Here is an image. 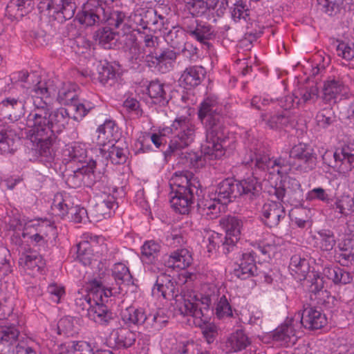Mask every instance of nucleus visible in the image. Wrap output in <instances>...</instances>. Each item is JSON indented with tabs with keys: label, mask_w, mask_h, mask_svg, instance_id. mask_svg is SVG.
Listing matches in <instances>:
<instances>
[{
	"label": "nucleus",
	"mask_w": 354,
	"mask_h": 354,
	"mask_svg": "<svg viewBox=\"0 0 354 354\" xmlns=\"http://www.w3.org/2000/svg\"><path fill=\"white\" fill-rule=\"evenodd\" d=\"M129 23V17L125 12H115L109 19V26L119 29L118 35L122 34L119 41L127 57L132 63L138 64L145 59V57L134 30Z\"/></svg>",
	"instance_id": "nucleus-7"
},
{
	"label": "nucleus",
	"mask_w": 354,
	"mask_h": 354,
	"mask_svg": "<svg viewBox=\"0 0 354 354\" xmlns=\"http://www.w3.org/2000/svg\"><path fill=\"white\" fill-rule=\"evenodd\" d=\"M289 270L296 280H305L310 271L309 261L300 254H295L290 258Z\"/></svg>",
	"instance_id": "nucleus-32"
},
{
	"label": "nucleus",
	"mask_w": 354,
	"mask_h": 354,
	"mask_svg": "<svg viewBox=\"0 0 354 354\" xmlns=\"http://www.w3.org/2000/svg\"><path fill=\"white\" fill-rule=\"evenodd\" d=\"M248 254L252 258V262H249L247 264L245 263V275H248L247 277H245V285L253 288L257 284V280L252 279V277H257L259 275V273L257 272V267L255 263H254L257 252L252 250L248 252Z\"/></svg>",
	"instance_id": "nucleus-56"
},
{
	"label": "nucleus",
	"mask_w": 354,
	"mask_h": 354,
	"mask_svg": "<svg viewBox=\"0 0 354 354\" xmlns=\"http://www.w3.org/2000/svg\"><path fill=\"white\" fill-rule=\"evenodd\" d=\"M68 201V199L64 198L62 195H55L52 209L62 218L70 214L72 221L75 223L86 222L88 218L86 209L78 205L70 206Z\"/></svg>",
	"instance_id": "nucleus-13"
},
{
	"label": "nucleus",
	"mask_w": 354,
	"mask_h": 354,
	"mask_svg": "<svg viewBox=\"0 0 354 354\" xmlns=\"http://www.w3.org/2000/svg\"><path fill=\"white\" fill-rule=\"evenodd\" d=\"M293 322L290 319L281 324L269 334V338L281 346L289 347L294 345L297 341V335Z\"/></svg>",
	"instance_id": "nucleus-18"
},
{
	"label": "nucleus",
	"mask_w": 354,
	"mask_h": 354,
	"mask_svg": "<svg viewBox=\"0 0 354 354\" xmlns=\"http://www.w3.org/2000/svg\"><path fill=\"white\" fill-rule=\"evenodd\" d=\"M165 85L159 80L151 81L148 87V95L152 99L153 103L160 106H165L168 104L170 96L166 91Z\"/></svg>",
	"instance_id": "nucleus-38"
},
{
	"label": "nucleus",
	"mask_w": 354,
	"mask_h": 354,
	"mask_svg": "<svg viewBox=\"0 0 354 354\" xmlns=\"http://www.w3.org/2000/svg\"><path fill=\"white\" fill-rule=\"evenodd\" d=\"M314 246L322 252H330L336 245L334 232L329 229H322L313 236Z\"/></svg>",
	"instance_id": "nucleus-33"
},
{
	"label": "nucleus",
	"mask_w": 354,
	"mask_h": 354,
	"mask_svg": "<svg viewBox=\"0 0 354 354\" xmlns=\"http://www.w3.org/2000/svg\"><path fill=\"white\" fill-rule=\"evenodd\" d=\"M215 196L223 204H228L243 194V185L241 181L227 178L219 183L215 190Z\"/></svg>",
	"instance_id": "nucleus-16"
},
{
	"label": "nucleus",
	"mask_w": 354,
	"mask_h": 354,
	"mask_svg": "<svg viewBox=\"0 0 354 354\" xmlns=\"http://www.w3.org/2000/svg\"><path fill=\"white\" fill-rule=\"evenodd\" d=\"M75 319L71 317H64L58 322V334L66 336H73L77 333L76 326L74 324Z\"/></svg>",
	"instance_id": "nucleus-61"
},
{
	"label": "nucleus",
	"mask_w": 354,
	"mask_h": 354,
	"mask_svg": "<svg viewBox=\"0 0 354 354\" xmlns=\"http://www.w3.org/2000/svg\"><path fill=\"white\" fill-rule=\"evenodd\" d=\"M55 86H57L55 85ZM57 88V87H56ZM57 90V88H56ZM79 86L77 84L75 83L68 82L64 83L61 88H59L58 91H57L56 94L57 95V102L61 104L66 106H70L73 104L75 101L78 99L79 96ZM56 96V95H55ZM55 97H54L53 99H55ZM53 102L51 104H53ZM50 112H53L52 111V105H50ZM56 109H55V111ZM54 111V110H53Z\"/></svg>",
	"instance_id": "nucleus-31"
},
{
	"label": "nucleus",
	"mask_w": 354,
	"mask_h": 354,
	"mask_svg": "<svg viewBox=\"0 0 354 354\" xmlns=\"http://www.w3.org/2000/svg\"><path fill=\"white\" fill-rule=\"evenodd\" d=\"M180 277L185 279V283L181 285L171 275L161 272L156 277L152 295L168 301L174 300L181 314L207 321L209 315L208 307L216 300V295L211 293L199 297L188 287V279H192V274L186 272Z\"/></svg>",
	"instance_id": "nucleus-2"
},
{
	"label": "nucleus",
	"mask_w": 354,
	"mask_h": 354,
	"mask_svg": "<svg viewBox=\"0 0 354 354\" xmlns=\"http://www.w3.org/2000/svg\"><path fill=\"white\" fill-rule=\"evenodd\" d=\"M336 55L349 64L354 60V43L342 39H336L333 42Z\"/></svg>",
	"instance_id": "nucleus-45"
},
{
	"label": "nucleus",
	"mask_w": 354,
	"mask_h": 354,
	"mask_svg": "<svg viewBox=\"0 0 354 354\" xmlns=\"http://www.w3.org/2000/svg\"><path fill=\"white\" fill-rule=\"evenodd\" d=\"M250 161L245 162V167L248 165L252 167L254 163L257 168L261 170H268L270 171L272 158H270L268 154L262 152L260 149H255L254 156L250 155Z\"/></svg>",
	"instance_id": "nucleus-46"
},
{
	"label": "nucleus",
	"mask_w": 354,
	"mask_h": 354,
	"mask_svg": "<svg viewBox=\"0 0 354 354\" xmlns=\"http://www.w3.org/2000/svg\"><path fill=\"white\" fill-rule=\"evenodd\" d=\"M122 34H116L111 28H103L96 32V41L106 49L113 48L116 46L117 41L119 40Z\"/></svg>",
	"instance_id": "nucleus-42"
},
{
	"label": "nucleus",
	"mask_w": 354,
	"mask_h": 354,
	"mask_svg": "<svg viewBox=\"0 0 354 354\" xmlns=\"http://www.w3.org/2000/svg\"><path fill=\"white\" fill-rule=\"evenodd\" d=\"M178 54L170 48L149 51L145 56V62L149 68L167 73L174 68Z\"/></svg>",
	"instance_id": "nucleus-11"
},
{
	"label": "nucleus",
	"mask_w": 354,
	"mask_h": 354,
	"mask_svg": "<svg viewBox=\"0 0 354 354\" xmlns=\"http://www.w3.org/2000/svg\"><path fill=\"white\" fill-rule=\"evenodd\" d=\"M167 323V317L163 313L158 311L150 312L147 310L146 318L142 326L149 332H155L161 330Z\"/></svg>",
	"instance_id": "nucleus-39"
},
{
	"label": "nucleus",
	"mask_w": 354,
	"mask_h": 354,
	"mask_svg": "<svg viewBox=\"0 0 354 354\" xmlns=\"http://www.w3.org/2000/svg\"><path fill=\"white\" fill-rule=\"evenodd\" d=\"M196 127L190 118L186 116L176 118L165 131L171 134L168 148L165 151V156L180 158V162L187 167H197L200 157L194 152H182L194 141Z\"/></svg>",
	"instance_id": "nucleus-4"
},
{
	"label": "nucleus",
	"mask_w": 354,
	"mask_h": 354,
	"mask_svg": "<svg viewBox=\"0 0 354 354\" xmlns=\"http://www.w3.org/2000/svg\"><path fill=\"white\" fill-rule=\"evenodd\" d=\"M96 167V162L91 160L86 165H82L73 171L72 174L68 175L66 178L67 185L72 188H77L84 184H93L95 183L94 179V170Z\"/></svg>",
	"instance_id": "nucleus-17"
},
{
	"label": "nucleus",
	"mask_w": 354,
	"mask_h": 354,
	"mask_svg": "<svg viewBox=\"0 0 354 354\" xmlns=\"http://www.w3.org/2000/svg\"><path fill=\"white\" fill-rule=\"evenodd\" d=\"M261 185L255 177L245 179V203L250 212L258 209L263 201L261 197Z\"/></svg>",
	"instance_id": "nucleus-23"
},
{
	"label": "nucleus",
	"mask_w": 354,
	"mask_h": 354,
	"mask_svg": "<svg viewBox=\"0 0 354 354\" xmlns=\"http://www.w3.org/2000/svg\"><path fill=\"white\" fill-rule=\"evenodd\" d=\"M171 207L176 212L187 214L193 207L196 196L202 192L199 180L188 170L175 171L170 180Z\"/></svg>",
	"instance_id": "nucleus-5"
},
{
	"label": "nucleus",
	"mask_w": 354,
	"mask_h": 354,
	"mask_svg": "<svg viewBox=\"0 0 354 354\" xmlns=\"http://www.w3.org/2000/svg\"><path fill=\"white\" fill-rule=\"evenodd\" d=\"M192 261L191 252L185 248H181L170 254L167 264L170 268L184 270L192 263Z\"/></svg>",
	"instance_id": "nucleus-37"
},
{
	"label": "nucleus",
	"mask_w": 354,
	"mask_h": 354,
	"mask_svg": "<svg viewBox=\"0 0 354 354\" xmlns=\"http://www.w3.org/2000/svg\"><path fill=\"white\" fill-rule=\"evenodd\" d=\"M160 245L153 241H146L141 248V259L145 263H153L158 260Z\"/></svg>",
	"instance_id": "nucleus-43"
},
{
	"label": "nucleus",
	"mask_w": 354,
	"mask_h": 354,
	"mask_svg": "<svg viewBox=\"0 0 354 354\" xmlns=\"http://www.w3.org/2000/svg\"><path fill=\"white\" fill-rule=\"evenodd\" d=\"M28 99V95L26 91H16L13 88L10 96L6 97L0 102V110L6 108L10 111L22 113Z\"/></svg>",
	"instance_id": "nucleus-30"
},
{
	"label": "nucleus",
	"mask_w": 354,
	"mask_h": 354,
	"mask_svg": "<svg viewBox=\"0 0 354 354\" xmlns=\"http://www.w3.org/2000/svg\"><path fill=\"white\" fill-rule=\"evenodd\" d=\"M146 310L147 309L142 307L130 306L122 311V320L128 326H142L146 318Z\"/></svg>",
	"instance_id": "nucleus-36"
},
{
	"label": "nucleus",
	"mask_w": 354,
	"mask_h": 354,
	"mask_svg": "<svg viewBox=\"0 0 354 354\" xmlns=\"http://www.w3.org/2000/svg\"><path fill=\"white\" fill-rule=\"evenodd\" d=\"M261 117L262 120L272 129L281 130L290 125V117L285 113L274 114L268 119H266V115H262Z\"/></svg>",
	"instance_id": "nucleus-51"
},
{
	"label": "nucleus",
	"mask_w": 354,
	"mask_h": 354,
	"mask_svg": "<svg viewBox=\"0 0 354 354\" xmlns=\"http://www.w3.org/2000/svg\"><path fill=\"white\" fill-rule=\"evenodd\" d=\"M65 152H68L69 156V162H77L86 165V162L87 158V151L82 146L79 144H75L73 147L68 148Z\"/></svg>",
	"instance_id": "nucleus-60"
},
{
	"label": "nucleus",
	"mask_w": 354,
	"mask_h": 354,
	"mask_svg": "<svg viewBox=\"0 0 354 354\" xmlns=\"http://www.w3.org/2000/svg\"><path fill=\"white\" fill-rule=\"evenodd\" d=\"M19 267L30 275L41 274L46 265L42 256L35 251H27L19 255L18 260Z\"/></svg>",
	"instance_id": "nucleus-22"
},
{
	"label": "nucleus",
	"mask_w": 354,
	"mask_h": 354,
	"mask_svg": "<svg viewBox=\"0 0 354 354\" xmlns=\"http://www.w3.org/2000/svg\"><path fill=\"white\" fill-rule=\"evenodd\" d=\"M198 118L205 131L206 143L202 151L209 159H219L229 146V131L225 124L223 108L217 96L209 95L201 102Z\"/></svg>",
	"instance_id": "nucleus-3"
},
{
	"label": "nucleus",
	"mask_w": 354,
	"mask_h": 354,
	"mask_svg": "<svg viewBox=\"0 0 354 354\" xmlns=\"http://www.w3.org/2000/svg\"><path fill=\"white\" fill-rule=\"evenodd\" d=\"M310 284L308 286L309 298L315 305L330 308L333 306L335 297L330 292L324 289V279L318 274H313V277L309 276Z\"/></svg>",
	"instance_id": "nucleus-14"
},
{
	"label": "nucleus",
	"mask_w": 354,
	"mask_h": 354,
	"mask_svg": "<svg viewBox=\"0 0 354 354\" xmlns=\"http://www.w3.org/2000/svg\"><path fill=\"white\" fill-rule=\"evenodd\" d=\"M118 207V203L116 198L113 195H108L101 202L97 203L95 211L99 219L108 218L114 214Z\"/></svg>",
	"instance_id": "nucleus-41"
},
{
	"label": "nucleus",
	"mask_w": 354,
	"mask_h": 354,
	"mask_svg": "<svg viewBox=\"0 0 354 354\" xmlns=\"http://www.w3.org/2000/svg\"><path fill=\"white\" fill-rule=\"evenodd\" d=\"M127 149L113 146L109 151L108 158L111 163L114 165H120L126 162L127 159Z\"/></svg>",
	"instance_id": "nucleus-64"
},
{
	"label": "nucleus",
	"mask_w": 354,
	"mask_h": 354,
	"mask_svg": "<svg viewBox=\"0 0 354 354\" xmlns=\"http://www.w3.org/2000/svg\"><path fill=\"white\" fill-rule=\"evenodd\" d=\"M16 134L10 129L0 131V151L1 153H12L16 149Z\"/></svg>",
	"instance_id": "nucleus-48"
},
{
	"label": "nucleus",
	"mask_w": 354,
	"mask_h": 354,
	"mask_svg": "<svg viewBox=\"0 0 354 354\" xmlns=\"http://www.w3.org/2000/svg\"><path fill=\"white\" fill-rule=\"evenodd\" d=\"M10 77L15 90L27 91L30 89L34 106L27 117L30 140L36 144L41 160L50 163L55 157L59 142L57 135L68 124V111L60 107L50 111L57 92L53 80L42 79L35 73L25 71L12 73Z\"/></svg>",
	"instance_id": "nucleus-1"
},
{
	"label": "nucleus",
	"mask_w": 354,
	"mask_h": 354,
	"mask_svg": "<svg viewBox=\"0 0 354 354\" xmlns=\"http://www.w3.org/2000/svg\"><path fill=\"white\" fill-rule=\"evenodd\" d=\"M88 291V297L92 298L93 300L104 303V299L110 297H115L120 294V287L116 288H104L102 281L99 279H94L87 284Z\"/></svg>",
	"instance_id": "nucleus-26"
},
{
	"label": "nucleus",
	"mask_w": 354,
	"mask_h": 354,
	"mask_svg": "<svg viewBox=\"0 0 354 354\" xmlns=\"http://www.w3.org/2000/svg\"><path fill=\"white\" fill-rule=\"evenodd\" d=\"M218 197L215 196L214 193L209 194L207 197L198 201V210L203 216H206L209 219H214L218 216L223 205L221 201L218 200Z\"/></svg>",
	"instance_id": "nucleus-27"
},
{
	"label": "nucleus",
	"mask_w": 354,
	"mask_h": 354,
	"mask_svg": "<svg viewBox=\"0 0 354 354\" xmlns=\"http://www.w3.org/2000/svg\"><path fill=\"white\" fill-rule=\"evenodd\" d=\"M260 227H257L255 229L248 230V239L245 240L246 243H248L252 245L256 250L259 251L261 254H266V250L264 247L261 245V234Z\"/></svg>",
	"instance_id": "nucleus-62"
},
{
	"label": "nucleus",
	"mask_w": 354,
	"mask_h": 354,
	"mask_svg": "<svg viewBox=\"0 0 354 354\" xmlns=\"http://www.w3.org/2000/svg\"><path fill=\"white\" fill-rule=\"evenodd\" d=\"M76 254L75 257L83 265L87 266L91 263L94 257L95 249L89 248L88 243L86 242H80L74 248L72 249Z\"/></svg>",
	"instance_id": "nucleus-50"
},
{
	"label": "nucleus",
	"mask_w": 354,
	"mask_h": 354,
	"mask_svg": "<svg viewBox=\"0 0 354 354\" xmlns=\"http://www.w3.org/2000/svg\"><path fill=\"white\" fill-rule=\"evenodd\" d=\"M188 13L194 17H203L210 19L214 17V11L219 6L216 12L218 16L224 13L227 6V0H183Z\"/></svg>",
	"instance_id": "nucleus-10"
},
{
	"label": "nucleus",
	"mask_w": 354,
	"mask_h": 354,
	"mask_svg": "<svg viewBox=\"0 0 354 354\" xmlns=\"http://www.w3.org/2000/svg\"><path fill=\"white\" fill-rule=\"evenodd\" d=\"M47 293L49 295V299L55 304L61 302L62 297L65 296V288L63 286L53 283L48 285Z\"/></svg>",
	"instance_id": "nucleus-63"
},
{
	"label": "nucleus",
	"mask_w": 354,
	"mask_h": 354,
	"mask_svg": "<svg viewBox=\"0 0 354 354\" xmlns=\"http://www.w3.org/2000/svg\"><path fill=\"white\" fill-rule=\"evenodd\" d=\"M197 18L191 16L183 19L185 32L194 40L209 47V41L216 39L218 32L214 26Z\"/></svg>",
	"instance_id": "nucleus-9"
},
{
	"label": "nucleus",
	"mask_w": 354,
	"mask_h": 354,
	"mask_svg": "<svg viewBox=\"0 0 354 354\" xmlns=\"http://www.w3.org/2000/svg\"><path fill=\"white\" fill-rule=\"evenodd\" d=\"M243 348V330L237 329L232 333L225 343L226 353L237 352Z\"/></svg>",
	"instance_id": "nucleus-52"
},
{
	"label": "nucleus",
	"mask_w": 354,
	"mask_h": 354,
	"mask_svg": "<svg viewBox=\"0 0 354 354\" xmlns=\"http://www.w3.org/2000/svg\"><path fill=\"white\" fill-rule=\"evenodd\" d=\"M271 170L270 173L277 172L279 175L283 176L287 174L289 171H293V169L290 165V157L288 159L279 157L273 159L271 162Z\"/></svg>",
	"instance_id": "nucleus-59"
},
{
	"label": "nucleus",
	"mask_w": 354,
	"mask_h": 354,
	"mask_svg": "<svg viewBox=\"0 0 354 354\" xmlns=\"http://www.w3.org/2000/svg\"><path fill=\"white\" fill-rule=\"evenodd\" d=\"M220 225L225 230V234L212 230L205 231L203 236V243L209 253H213L220 247H223V252L229 253L241 239L242 221L235 216H228L221 218Z\"/></svg>",
	"instance_id": "nucleus-6"
},
{
	"label": "nucleus",
	"mask_w": 354,
	"mask_h": 354,
	"mask_svg": "<svg viewBox=\"0 0 354 354\" xmlns=\"http://www.w3.org/2000/svg\"><path fill=\"white\" fill-rule=\"evenodd\" d=\"M33 0H10L6 8V15L11 20H19L34 8Z\"/></svg>",
	"instance_id": "nucleus-28"
},
{
	"label": "nucleus",
	"mask_w": 354,
	"mask_h": 354,
	"mask_svg": "<svg viewBox=\"0 0 354 354\" xmlns=\"http://www.w3.org/2000/svg\"><path fill=\"white\" fill-rule=\"evenodd\" d=\"M71 107L74 111L73 120L80 121L95 108V105L88 100H80L78 98L75 102L71 105Z\"/></svg>",
	"instance_id": "nucleus-53"
},
{
	"label": "nucleus",
	"mask_w": 354,
	"mask_h": 354,
	"mask_svg": "<svg viewBox=\"0 0 354 354\" xmlns=\"http://www.w3.org/2000/svg\"><path fill=\"white\" fill-rule=\"evenodd\" d=\"M211 293H214L216 295V300L212 302L208 307L209 315L207 321H203L200 317H194L195 319V324L199 326H201L202 324L207 323L214 312L216 317L220 319L234 317L232 307L225 295L221 296L218 299V295L217 292H215L214 289L212 290L211 288H209L208 291L204 294L200 293L197 295L200 297L201 295L205 296Z\"/></svg>",
	"instance_id": "nucleus-15"
},
{
	"label": "nucleus",
	"mask_w": 354,
	"mask_h": 354,
	"mask_svg": "<svg viewBox=\"0 0 354 354\" xmlns=\"http://www.w3.org/2000/svg\"><path fill=\"white\" fill-rule=\"evenodd\" d=\"M205 74V68L202 66H189L182 72L178 79V84L187 90L194 88L201 84Z\"/></svg>",
	"instance_id": "nucleus-21"
},
{
	"label": "nucleus",
	"mask_w": 354,
	"mask_h": 354,
	"mask_svg": "<svg viewBox=\"0 0 354 354\" xmlns=\"http://www.w3.org/2000/svg\"><path fill=\"white\" fill-rule=\"evenodd\" d=\"M118 129L114 120H106L97 129L98 144L104 145L106 142L116 140L119 135Z\"/></svg>",
	"instance_id": "nucleus-34"
},
{
	"label": "nucleus",
	"mask_w": 354,
	"mask_h": 354,
	"mask_svg": "<svg viewBox=\"0 0 354 354\" xmlns=\"http://www.w3.org/2000/svg\"><path fill=\"white\" fill-rule=\"evenodd\" d=\"M349 97L348 88L338 80H328L323 88V99L326 103L337 102Z\"/></svg>",
	"instance_id": "nucleus-20"
},
{
	"label": "nucleus",
	"mask_w": 354,
	"mask_h": 354,
	"mask_svg": "<svg viewBox=\"0 0 354 354\" xmlns=\"http://www.w3.org/2000/svg\"><path fill=\"white\" fill-rule=\"evenodd\" d=\"M112 276L119 287L122 284L129 285L132 283V276L129 268L122 263H117L113 265Z\"/></svg>",
	"instance_id": "nucleus-49"
},
{
	"label": "nucleus",
	"mask_w": 354,
	"mask_h": 354,
	"mask_svg": "<svg viewBox=\"0 0 354 354\" xmlns=\"http://www.w3.org/2000/svg\"><path fill=\"white\" fill-rule=\"evenodd\" d=\"M328 323L324 313L315 308H306L301 314V324L306 329L310 330L324 328Z\"/></svg>",
	"instance_id": "nucleus-25"
},
{
	"label": "nucleus",
	"mask_w": 354,
	"mask_h": 354,
	"mask_svg": "<svg viewBox=\"0 0 354 354\" xmlns=\"http://www.w3.org/2000/svg\"><path fill=\"white\" fill-rule=\"evenodd\" d=\"M69 46L75 54L82 55L86 53L91 47V43L84 37L79 35L75 37L68 38L64 41Z\"/></svg>",
	"instance_id": "nucleus-54"
},
{
	"label": "nucleus",
	"mask_w": 354,
	"mask_h": 354,
	"mask_svg": "<svg viewBox=\"0 0 354 354\" xmlns=\"http://www.w3.org/2000/svg\"><path fill=\"white\" fill-rule=\"evenodd\" d=\"M84 239L82 242L88 243L89 248H94L95 253L103 254L107 251V245L103 236L88 233L84 234Z\"/></svg>",
	"instance_id": "nucleus-57"
},
{
	"label": "nucleus",
	"mask_w": 354,
	"mask_h": 354,
	"mask_svg": "<svg viewBox=\"0 0 354 354\" xmlns=\"http://www.w3.org/2000/svg\"><path fill=\"white\" fill-rule=\"evenodd\" d=\"M118 73L115 68L106 62L98 66L97 80L104 86H111L117 81Z\"/></svg>",
	"instance_id": "nucleus-44"
},
{
	"label": "nucleus",
	"mask_w": 354,
	"mask_h": 354,
	"mask_svg": "<svg viewBox=\"0 0 354 354\" xmlns=\"http://www.w3.org/2000/svg\"><path fill=\"white\" fill-rule=\"evenodd\" d=\"M294 95H297L301 107L305 104L315 102L319 96V90L317 86L301 87L294 91Z\"/></svg>",
	"instance_id": "nucleus-47"
},
{
	"label": "nucleus",
	"mask_w": 354,
	"mask_h": 354,
	"mask_svg": "<svg viewBox=\"0 0 354 354\" xmlns=\"http://www.w3.org/2000/svg\"><path fill=\"white\" fill-rule=\"evenodd\" d=\"M290 165L293 171L307 173L313 170L317 162L315 150L308 145L299 142L290 150Z\"/></svg>",
	"instance_id": "nucleus-8"
},
{
	"label": "nucleus",
	"mask_w": 354,
	"mask_h": 354,
	"mask_svg": "<svg viewBox=\"0 0 354 354\" xmlns=\"http://www.w3.org/2000/svg\"><path fill=\"white\" fill-rule=\"evenodd\" d=\"M183 21L181 26H173L167 32H165L166 41L172 47L179 45L184 37Z\"/></svg>",
	"instance_id": "nucleus-58"
},
{
	"label": "nucleus",
	"mask_w": 354,
	"mask_h": 354,
	"mask_svg": "<svg viewBox=\"0 0 354 354\" xmlns=\"http://www.w3.org/2000/svg\"><path fill=\"white\" fill-rule=\"evenodd\" d=\"M334 165L341 174H347L354 168V141L344 145L333 153Z\"/></svg>",
	"instance_id": "nucleus-19"
},
{
	"label": "nucleus",
	"mask_w": 354,
	"mask_h": 354,
	"mask_svg": "<svg viewBox=\"0 0 354 354\" xmlns=\"http://www.w3.org/2000/svg\"><path fill=\"white\" fill-rule=\"evenodd\" d=\"M323 274L337 286L348 284L353 279V276L350 272L339 266L325 267Z\"/></svg>",
	"instance_id": "nucleus-35"
},
{
	"label": "nucleus",
	"mask_w": 354,
	"mask_h": 354,
	"mask_svg": "<svg viewBox=\"0 0 354 354\" xmlns=\"http://www.w3.org/2000/svg\"><path fill=\"white\" fill-rule=\"evenodd\" d=\"M75 8L73 0H59L55 8V12L58 15H62L64 20H68L74 16Z\"/></svg>",
	"instance_id": "nucleus-55"
},
{
	"label": "nucleus",
	"mask_w": 354,
	"mask_h": 354,
	"mask_svg": "<svg viewBox=\"0 0 354 354\" xmlns=\"http://www.w3.org/2000/svg\"><path fill=\"white\" fill-rule=\"evenodd\" d=\"M88 306L87 316L95 323L103 326H116L118 318L114 313L102 302L93 300L91 297H86L84 299Z\"/></svg>",
	"instance_id": "nucleus-12"
},
{
	"label": "nucleus",
	"mask_w": 354,
	"mask_h": 354,
	"mask_svg": "<svg viewBox=\"0 0 354 354\" xmlns=\"http://www.w3.org/2000/svg\"><path fill=\"white\" fill-rule=\"evenodd\" d=\"M262 221L269 227H276L286 216L284 207L280 202L271 201L265 203L261 209Z\"/></svg>",
	"instance_id": "nucleus-24"
},
{
	"label": "nucleus",
	"mask_w": 354,
	"mask_h": 354,
	"mask_svg": "<svg viewBox=\"0 0 354 354\" xmlns=\"http://www.w3.org/2000/svg\"><path fill=\"white\" fill-rule=\"evenodd\" d=\"M19 334L17 323H10L7 317L0 319V345L8 347L17 341Z\"/></svg>",
	"instance_id": "nucleus-29"
},
{
	"label": "nucleus",
	"mask_w": 354,
	"mask_h": 354,
	"mask_svg": "<svg viewBox=\"0 0 354 354\" xmlns=\"http://www.w3.org/2000/svg\"><path fill=\"white\" fill-rule=\"evenodd\" d=\"M114 341L120 348H128L132 346L136 340L137 334L128 328H119L113 330Z\"/></svg>",
	"instance_id": "nucleus-40"
}]
</instances>
